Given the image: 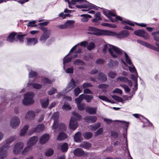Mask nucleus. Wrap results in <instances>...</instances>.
<instances>
[{"label": "nucleus", "mask_w": 159, "mask_h": 159, "mask_svg": "<svg viewBox=\"0 0 159 159\" xmlns=\"http://www.w3.org/2000/svg\"><path fill=\"white\" fill-rule=\"evenodd\" d=\"M107 50L111 56L114 58L117 57L123 52L120 48L109 44L104 45L102 51L103 52H106Z\"/></svg>", "instance_id": "1"}, {"label": "nucleus", "mask_w": 159, "mask_h": 159, "mask_svg": "<svg viewBox=\"0 0 159 159\" xmlns=\"http://www.w3.org/2000/svg\"><path fill=\"white\" fill-rule=\"evenodd\" d=\"M59 114L57 112H54L52 115V119L54 120V122L52 126L53 129L55 132L65 131L66 129V125L62 123H58V120Z\"/></svg>", "instance_id": "2"}, {"label": "nucleus", "mask_w": 159, "mask_h": 159, "mask_svg": "<svg viewBox=\"0 0 159 159\" xmlns=\"http://www.w3.org/2000/svg\"><path fill=\"white\" fill-rule=\"evenodd\" d=\"M76 2L78 3L79 4L76 5V7L78 8H85L97 9V8L95 5L87 2L86 0H72L71 1L72 4L75 5Z\"/></svg>", "instance_id": "3"}, {"label": "nucleus", "mask_w": 159, "mask_h": 159, "mask_svg": "<svg viewBox=\"0 0 159 159\" xmlns=\"http://www.w3.org/2000/svg\"><path fill=\"white\" fill-rule=\"evenodd\" d=\"M106 33V34L107 35L112 36H116L117 38L120 39L126 38L129 34V32L126 30H122L117 34L115 32L109 31H107Z\"/></svg>", "instance_id": "4"}, {"label": "nucleus", "mask_w": 159, "mask_h": 159, "mask_svg": "<svg viewBox=\"0 0 159 159\" xmlns=\"http://www.w3.org/2000/svg\"><path fill=\"white\" fill-rule=\"evenodd\" d=\"M34 94L32 92H28L25 94L24 98L22 101L24 105H27L33 104L34 102L33 98Z\"/></svg>", "instance_id": "5"}, {"label": "nucleus", "mask_w": 159, "mask_h": 159, "mask_svg": "<svg viewBox=\"0 0 159 159\" xmlns=\"http://www.w3.org/2000/svg\"><path fill=\"white\" fill-rule=\"evenodd\" d=\"M43 33L39 39L40 41L42 43H44L46 40L49 38L51 33L50 29H48L45 27H43L42 29Z\"/></svg>", "instance_id": "6"}, {"label": "nucleus", "mask_w": 159, "mask_h": 159, "mask_svg": "<svg viewBox=\"0 0 159 159\" xmlns=\"http://www.w3.org/2000/svg\"><path fill=\"white\" fill-rule=\"evenodd\" d=\"M24 146V143L19 142L15 143L13 149V152L15 155H18L23 149Z\"/></svg>", "instance_id": "7"}, {"label": "nucleus", "mask_w": 159, "mask_h": 159, "mask_svg": "<svg viewBox=\"0 0 159 159\" xmlns=\"http://www.w3.org/2000/svg\"><path fill=\"white\" fill-rule=\"evenodd\" d=\"M89 32L88 33L93 34L96 35H102L103 34V31L99 30L96 28L93 27H89L88 29Z\"/></svg>", "instance_id": "8"}, {"label": "nucleus", "mask_w": 159, "mask_h": 159, "mask_svg": "<svg viewBox=\"0 0 159 159\" xmlns=\"http://www.w3.org/2000/svg\"><path fill=\"white\" fill-rule=\"evenodd\" d=\"M88 44V42L86 41H84L78 43L77 44L74 46L70 50V53L68 54L69 55L71 52H73L76 48H78V50L76 52V53H80L81 52L82 48L80 46H83L85 47Z\"/></svg>", "instance_id": "9"}, {"label": "nucleus", "mask_w": 159, "mask_h": 159, "mask_svg": "<svg viewBox=\"0 0 159 159\" xmlns=\"http://www.w3.org/2000/svg\"><path fill=\"white\" fill-rule=\"evenodd\" d=\"M20 120L19 118L17 116H14L11 119L10 125L13 128H16L19 125Z\"/></svg>", "instance_id": "10"}, {"label": "nucleus", "mask_w": 159, "mask_h": 159, "mask_svg": "<svg viewBox=\"0 0 159 159\" xmlns=\"http://www.w3.org/2000/svg\"><path fill=\"white\" fill-rule=\"evenodd\" d=\"M103 13L104 15H105L112 22H114L115 21H116V19H113L111 17L112 16H115V14L113 12L111 11H103Z\"/></svg>", "instance_id": "11"}, {"label": "nucleus", "mask_w": 159, "mask_h": 159, "mask_svg": "<svg viewBox=\"0 0 159 159\" xmlns=\"http://www.w3.org/2000/svg\"><path fill=\"white\" fill-rule=\"evenodd\" d=\"M8 148L3 146L0 148V159H3L6 157L7 155V149Z\"/></svg>", "instance_id": "12"}, {"label": "nucleus", "mask_w": 159, "mask_h": 159, "mask_svg": "<svg viewBox=\"0 0 159 159\" xmlns=\"http://www.w3.org/2000/svg\"><path fill=\"white\" fill-rule=\"evenodd\" d=\"M38 140V139L37 136H33L29 139L27 142V144L32 147L36 144Z\"/></svg>", "instance_id": "13"}, {"label": "nucleus", "mask_w": 159, "mask_h": 159, "mask_svg": "<svg viewBox=\"0 0 159 159\" xmlns=\"http://www.w3.org/2000/svg\"><path fill=\"white\" fill-rule=\"evenodd\" d=\"M69 125L71 129L75 130L78 126V123L77 121L73 120V118H71Z\"/></svg>", "instance_id": "14"}, {"label": "nucleus", "mask_w": 159, "mask_h": 159, "mask_svg": "<svg viewBox=\"0 0 159 159\" xmlns=\"http://www.w3.org/2000/svg\"><path fill=\"white\" fill-rule=\"evenodd\" d=\"M16 136H12L10 137L6 141V143L3 145V147H5L8 148L10 147V143L16 140Z\"/></svg>", "instance_id": "15"}, {"label": "nucleus", "mask_w": 159, "mask_h": 159, "mask_svg": "<svg viewBox=\"0 0 159 159\" xmlns=\"http://www.w3.org/2000/svg\"><path fill=\"white\" fill-rule=\"evenodd\" d=\"M76 85L75 82L72 79L70 82L68 84L66 89H65V91L66 93H67L70 91Z\"/></svg>", "instance_id": "16"}, {"label": "nucleus", "mask_w": 159, "mask_h": 159, "mask_svg": "<svg viewBox=\"0 0 159 159\" xmlns=\"http://www.w3.org/2000/svg\"><path fill=\"white\" fill-rule=\"evenodd\" d=\"M27 45H34L38 42V39L37 38H27Z\"/></svg>", "instance_id": "17"}, {"label": "nucleus", "mask_w": 159, "mask_h": 159, "mask_svg": "<svg viewBox=\"0 0 159 159\" xmlns=\"http://www.w3.org/2000/svg\"><path fill=\"white\" fill-rule=\"evenodd\" d=\"M97 109V107H87L85 108V111L86 112L89 113L90 114H95L96 113Z\"/></svg>", "instance_id": "18"}, {"label": "nucleus", "mask_w": 159, "mask_h": 159, "mask_svg": "<svg viewBox=\"0 0 159 159\" xmlns=\"http://www.w3.org/2000/svg\"><path fill=\"white\" fill-rule=\"evenodd\" d=\"M35 112L32 111H29L26 114L25 116L26 119L31 120L34 119L35 117Z\"/></svg>", "instance_id": "19"}, {"label": "nucleus", "mask_w": 159, "mask_h": 159, "mask_svg": "<svg viewBox=\"0 0 159 159\" xmlns=\"http://www.w3.org/2000/svg\"><path fill=\"white\" fill-rule=\"evenodd\" d=\"M97 117L96 116H87L84 118L85 120L87 122L90 123H94L96 121Z\"/></svg>", "instance_id": "20"}, {"label": "nucleus", "mask_w": 159, "mask_h": 159, "mask_svg": "<svg viewBox=\"0 0 159 159\" xmlns=\"http://www.w3.org/2000/svg\"><path fill=\"white\" fill-rule=\"evenodd\" d=\"M49 136L48 134H45L43 135L39 140V142L41 144L46 143L49 140Z\"/></svg>", "instance_id": "21"}, {"label": "nucleus", "mask_w": 159, "mask_h": 159, "mask_svg": "<svg viewBox=\"0 0 159 159\" xmlns=\"http://www.w3.org/2000/svg\"><path fill=\"white\" fill-rule=\"evenodd\" d=\"M74 139L76 142H80L82 140L81 136V133L80 132H78L74 135Z\"/></svg>", "instance_id": "22"}, {"label": "nucleus", "mask_w": 159, "mask_h": 159, "mask_svg": "<svg viewBox=\"0 0 159 159\" xmlns=\"http://www.w3.org/2000/svg\"><path fill=\"white\" fill-rule=\"evenodd\" d=\"M74 154L77 156H81L84 154L83 150L80 148H77L74 150Z\"/></svg>", "instance_id": "23"}, {"label": "nucleus", "mask_w": 159, "mask_h": 159, "mask_svg": "<svg viewBox=\"0 0 159 159\" xmlns=\"http://www.w3.org/2000/svg\"><path fill=\"white\" fill-rule=\"evenodd\" d=\"M44 129V126L43 124H40L38 125L35 128L33 129V131L30 133L31 134L33 133L34 132H39L41 131H43Z\"/></svg>", "instance_id": "24"}, {"label": "nucleus", "mask_w": 159, "mask_h": 159, "mask_svg": "<svg viewBox=\"0 0 159 159\" xmlns=\"http://www.w3.org/2000/svg\"><path fill=\"white\" fill-rule=\"evenodd\" d=\"M42 106L43 108L46 107L49 104V99L48 98H46L44 99H42L40 100Z\"/></svg>", "instance_id": "25"}, {"label": "nucleus", "mask_w": 159, "mask_h": 159, "mask_svg": "<svg viewBox=\"0 0 159 159\" xmlns=\"http://www.w3.org/2000/svg\"><path fill=\"white\" fill-rule=\"evenodd\" d=\"M72 116L71 118H73V120H79L81 119V116L80 114H78L75 111H74L72 113Z\"/></svg>", "instance_id": "26"}, {"label": "nucleus", "mask_w": 159, "mask_h": 159, "mask_svg": "<svg viewBox=\"0 0 159 159\" xmlns=\"http://www.w3.org/2000/svg\"><path fill=\"white\" fill-rule=\"evenodd\" d=\"M91 146V144L90 143L84 141L82 142L80 146V147L87 149L90 148Z\"/></svg>", "instance_id": "27"}, {"label": "nucleus", "mask_w": 159, "mask_h": 159, "mask_svg": "<svg viewBox=\"0 0 159 159\" xmlns=\"http://www.w3.org/2000/svg\"><path fill=\"white\" fill-rule=\"evenodd\" d=\"M98 78L100 80L103 82L106 81L107 80V77L102 72L99 73Z\"/></svg>", "instance_id": "28"}, {"label": "nucleus", "mask_w": 159, "mask_h": 159, "mask_svg": "<svg viewBox=\"0 0 159 159\" xmlns=\"http://www.w3.org/2000/svg\"><path fill=\"white\" fill-rule=\"evenodd\" d=\"M31 149V147L27 145V146L24 148L21 152V153L23 155H25Z\"/></svg>", "instance_id": "29"}, {"label": "nucleus", "mask_w": 159, "mask_h": 159, "mask_svg": "<svg viewBox=\"0 0 159 159\" xmlns=\"http://www.w3.org/2000/svg\"><path fill=\"white\" fill-rule=\"evenodd\" d=\"M75 21L73 20H67L65 23L66 28H71L73 27Z\"/></svg>", "instance_id": "30"}, {"label": "nucleus", "mask_w": 159, "mask_h": 159, "mask_svg": "<svg viewBox=\"0 0 159 159\" xmlns=\"http://www.w3.org/2000/svg\"><path fill=\"white\" fill-rule=\"evenodd\" d=\"M67 137V135L63 132L61 133L58 135L57 139L59 140H62L66 139Z\"/></svg>", "instance_id": "31"}, {"label": "nucleus", "mask_w": 159, "mask_h": 159, "mask_svg": "<svg viewBox=\"0 0 159 159\" xmlns=\"http://www.w3.org/2000/svg\"><path fill=\"white\" fill-rule=\"evenodd\" d=\"M123 52V54L120 56H119L118 57H120L121 56H122L123 54H124L125 59V61H126V62L129 64V65H131L132 64V63L131 62V60H130V58H129L128 55L126 54V53L124 52L122 50Z\"/></svg>", "instance_id": "32"}, {"label": "nucleus", "mask_w": 159, "mask_h": 159, "mask_svg": "<svg viewBox=\"0 0 159 159\" xmlns=\"http://www.w3.org/2000/svg\"><path fill=\"white\" fill-rule=\"evenodd\" d=\"M136 75L131 74V78L134 81L135 83L136 89H138V83H137V77L138 75L137 72H136Z\"/></svg>", "instance_id": "33"}, {"label": "nucleus", "mask_w": 159, "mask_h": 159, "mask_svg": "<svg viewBox=\"0 0 159 159\" xmlns=\"http://www.w3.org/2000/svg\"><path fill=\"white\" fill-rule=\"evenodd\" d=\"M15 34L14 33H11L7 37V40L10 42H12L14 40Z\"/></svg>", "instance_id": "34"}, {"label": "nucleus", "mask_w": 159, "mask_h": 159, "mask_svg": "<svg viewBox=\"0 0 159 159\" xmlns=\"http://www.w3.org/2000/svg\"><path fill=\"white\" fill-rule=\"evenodd\" d=\"M28 127V126L27 125H25V126L23 129H22L20 131V135L21 136H24L25 134Z\"/></svg>", "instance_id": "35"}, {"label": "nucleus", "mask_w": 159, "mask_h": 159, "mask_svg": "<svg viewBox=\"0 0 159 159\" xmlns=\"http://www.w3.org/2000/svg\"><path fill=\"white\" fill-rule=\"evenodd\" d=\"M93 98L92 95H85L84 96V99L88 102H90Z\"/></svg>", "instance_id": "36"}, {"label": "nucleus", "mask_w": 159, "mask_h": 159, "mask_svg": "<svg viewBox=\"0 0 159 159\" xmlns=\"http://www.w3.org/2000/svg\"><path fill=\"white\" fill-rule=\"evenodd\" d=\"M100 124L98 123L96 124L93 125L89 126V128L92 130H95L100 127Z\"/></svg>", "instance_id": "37"}, {"label": "nucleus", "mask_w": 159, "mask_h": 159, "mask_svg": "<svg viewBox=\"0 0 159 159\" xmlns=\"http://www.w3.org/2000/svg\"><path fill=\"white\" fill-rule=\"evenodd\" d=\"M84 138L86 139H90L93 136V134L90 132H86L83 134Z\"/></svg>", "instance_id": "38"}, {"label": "nucleus", "mask_w": 159, "mask_h": 159, "mask_svg": "<svg viewBox=\"0 0 159 159\" xmlns=\"http://www.w3.org/2000/svg\"><path fill=\"white\" fill-rule=\"evenodd\" d=\"M95 48V44L93 42H90L88 43L87 45V48L89 50H92Z\"/></svg>", "instance_id": "39"}, {"label": "nucleus", "mask_w": 159, "mask_h": 159, "mask_svg": "<svg viewBox=\"0 0 159 159\" xmlns=\"http://www.w3.org/2000/svg\"><path fill=\"white\" fill-rule=\"evenodd\" d=\"M61 149L62 152H66L68 149V144L66 143L63 144L61 146Z\"/></svg>", "instance_id": "40"}, {"label": "nucleus", "mask_w": 159, "mask_h": 159, "mask_svg": "<svg viewBox=\"0 0 159 159\" xmlns=\"http://www.w3.org/2000/svg\"><path fill=\"white\" fill-rule=\"evenodd\" d=\"M134 34L136 35L142 37L143 34H145V31L142 30H137L134 31Z\"/></svg>", "instance_id": "41"}, {"label": "nucleus", "mask_w": 159, "mask_h": 159, "mask_svg": "<svg viewBox=\"0 0 159 159\" xmlns=\"http://www.w3.org/2000/svg\"><path fill=\"white\" fill-rule=\"evenodd\" d=\"M53 151L51 148L48 149L45 152V155L47 157L52 156L53 153Z\"/></svg>", "instance_id": "42"}, {"label": "nucleus", "mask_w": 159, "mask_h": 159, "mask_svg": "<svg viewBox=\"0 0 159 159\" xmlns=\"http://www.w3.org/2000/svg\"><path fill=\"white\" fill-rule=\"evenodd\" d=\"M99 98L101 99L103 101H106L107 102L113 103L111 100L109 99L106 96L103 95H99L98 96Z\"/></svg>", "instance_id": "43"}, {"label": "nucleus", "mask_w": 159, "mask_h": 159, "mask_svg": "<svg viewBox=\"0 0 159 159\" xmlns=\"http://www.w3.org/2000/svg\"><path fill=\"white\" fill-rule=\"evenodd\" d=\"M73 63L75 65H83L84 64V63L81 60L78 59H76L74 61Z\"/></svg>", "instance_id": "44"}, {"label": "nucleus", "mask_w": 159, "mask_h": 159, "mask_svg": "<svg viewBox=\"0 0 159 159\" xmlns=\"http://www.w3.org/2000/svg\"><path fill=\"white\" fill-rule=\"evenodd\" d=\"M108 76L112 79L114 78L117 75V73L112 71H110L108 74Z\"/></svg>", "instance_id": "45"}, {"label": "nucleus", "mask_w": 159, "mask_h": 159, "mask_svg": "<svg viewBox=\"0 0 159 159\" xmlns=\"http://www.w3.org/2000/svg\"><path fill=\"white\" fill-rule=\"evenodd\" d=\"M63 110L66 111H69L71 109V107L68 103H65L62 107Z\"/></svg>", "instance_id": "46"}, {"label": "nucleus", "mask_w": 159, "mask_h": 159, "mask_svg": "<svg viewBox=\"0 0 159 159\" xmlns=\"http://www.w3.org/2000/svg\"><path fill=\"white\" fill-rule=\"evenodd\" d=\"M74 95L75 97L77 96L81 92V90L78 87L75 88L74 90Z\"/></svg>", "instance_id": "47"}, {"label": "nucleus", "mask_w": 159, "mask_h": 159, "mask_svg": "<svg viewBox=\"0 0 159 159\" xmlns=\"http://www.w3.org/2000/svg\"><path fill=\"white\" fill-rule=\"evenodd\" d=\"M42 81L43 83H46L48 84H50L52 83L54 81V80H50L49 79L47 78H44L43 79Z\"/></svg>", "instance_id": "48"}, {"label": "nucleus", "mask_w": 159, "mask_h": 159, "mask_svg": "<svg viewBox=\"0 0 159 159\" xmlns=\"http://www.w3.org/2000/svg\"><path fill=\"white\" fill-rule=\"evenodd\" d=\"M25 35L19 34L16 36V38L17 39L19 40L20 43H22L24 41V37Z\"/></svg>", "instance_id": "49"}, {"label": "nucleus", "mask_w": 159, "mask_h": 159, "mask_svg": "<svg viewBox=\"0 0 159 159\" xmlns=\"http://www.w3.org/2000/svg\"><path fill=\"white\" fill-rule=\"evenodd\" d=\"M77 106L78 109L80 111L83 110L85 107V105L84 103H79L77 105Z\"/></svg>", "instance_id": "50"}, {"label": "nucleus", "mask_w": 159, "mask_h": 159, "mask_svg": "<svg viewBox=\"0 0 159 159\" xmlns=\"http://www.w3.org/2000/svg\"><path fill=\"white\" fill-rule=\"evenodd\" d=\"M101 25L113 28H115L116 27V26L115 25L107 23H102L101 24Z\"/></svg>", "instance_id": "51"}, {"label": "nucleus", "mask_w": 159, "mask_h": 159, "mask_svg": "<svg viewBox=\"0 0 159 159\" xmlns=\"http://www.w3.org/2000/svg\"><path fill=\"white\" fill-rule=\"evenodd\" d=\"M130 65V66L128 67L129 70L131 73H134L135 72L136 73V72H137L136 70L133 65L132 64Z\"/></svg>", "instance_id": "52"}, {"label": "nucleus", "mask_w": 159, "mask_h": 159, "mask_svg": "<svg viewBox=\"0 0 159 159\" xmlns=\"http://www.w3.org/2000/svg\"><path fill=\"white\" fill-rule=\"evenodd\" d=\"M146 47L154 51L157 50V48L154 46L148 43H147Z\"/></svg>", "instance_id": "53"}, {"label": "nucleus", "mask_w": 159, "mask_h": 159, "mask_svg": "<svg viewBox=\"0 0 159 159\" xmlns=\"http://www.w3.org/2000/svg\"><path fill=\"white\" fill-rule=\"evenodd\" d=\"M117 81H120L122 82H126L128 81V79L124 77H119L117 78Z\"/></svg>", "instance_id": "54"}, {"label": "nucleus", "mask_w": 159, "mask_h": 159, "mask_svg": "<svg viewBox=\"0 0 159 159\" xmlns=\"http://www.w3.org/2000/svg\"><path fill=\"white\" fill-rule=\"evenodd\" d=\"M120 86L124 88L125 92H129L130 91V89L128 86L124 84H121Z\"/></svg>", "instance_id": "55"}, {"label": "nucleus", "mask_w": 159, "mask_h": 159, "mask_svg": "<svg viewBox=\"0 0 159 159\" xmlns=\"http://www.w3.org/2000/svg\"><path fill=\"white\" fill-rule=\"evenodd\" d=\"M37 75V73L36 72L33 71H31L29 73V77H34Z\"/></svg>", "instance_id": "56"}, {"label": "nucleus", "mask_w": 159, "mask_h": 159, "mask_svg": "<svg viewBox=\"0 0 159 159\" xmlns=\"http://www.w3.org/2000/svg\"><path fill=\"white\" fill-rule=\"evenodd\" d=\"M36 21L35 20H33L32 21L30 22L27 25L28 26L35 27L37 26V25H35Z\"/></svg>", "instance_id": "57"}, {"label": "nucleus", "mask_w": 159, "mask_h": 159, "mask_svg": "<svg viewBox=\"0 0 159 159\" xmlns=\"http://www.w3.org/2000/svg\"><path fill=\"white\" fill-rule=\"evenodd\" d=\"M32 86L34 88L36 89H39L42 87V85L39 84H33Z\"/></svg>", "instance_id": "58"}, {"label": "nucleus", "mask_w": 159, "mask_h": 159, "mask_svg": "<svg viewBox=\"0 0 159 159\" xmlns=\"http://www.w3.org/2000/svg\"><path fill=\"white\" fill-rule=\"evenodd\" d=\"M66 56L63 59V64L64 65L66 63L70 62L72 60V58L69 57L67 58Z\"/></svg>", "instance_id": "59"}, {"label": "nucleus", "mask_w": 159, "mask_h": 159, "mask_svg": "<svg viewBox=\"0 0 159 159\" xmlns=\"http://www.w3.org/2000/svg\"><path fill=\"white\" fill-rule=\"evenodd\" d=\"M56 91L57 89H56L54 88H52L48 92V94L50 95H52L54 94Z\"/></svg>", "instance_id": "60"}, {"label": "nucleus", "mask_w": 159, "mask_h": 159, "mask_svg": "<svg viewBox=\"0 0 159 159\" xmlns=\"http://www.w3.org/2000/svg\"><path fill=\"white\" fill-rule=\"evenodd\" d=\"M105 61L102 59L100 58L97 59L96 61V63L98 64H102L104 63Z\"/></svg>", "instance_id": "61"}, {"label": "nucleus", "mask_w": 159, "mask_h": 159, "mask_svg": "<svg viewBox=\"0 0 159 159\" xmlns=\"http://www.w3.org/2000/svg\"><path fill=\"white\" fill-rule=\"evenodd\" d=\"M100 12H98L94 15V17L100 20H102V18L100 17Z\"/></svg>", "instance_id": "62"}, {"label": "nucleus", "mask_w": 159, "mask_h": 159, "mask_svg": "<svg viewBox=\"0 0 159 159\" xmlns=\"http://www.w3.org/2000/svg\"><path fill=\"white\" fill-rule=\"evenodd\" d=\"M103 131L102 129V128H100L95 133V135H98L101 134L103 132Z\"/></svg>", "instance_id": "63"}, {"label": "nucleus", "mask_w": 159, "mask_h": 159, "mask_svg": "<svg viewBox=\"0 0 159 159\" xmlns=\"http://www.w3.org/2000/svg\"><path fill=\"white\" fill-rule=\"evenodd\" d=\"M112 98L118 101L119 102H121L123 100V99L121 98L118 96L115 95L112 96Z\"/></svg>", "instance_id": "64"}]
</instances>
